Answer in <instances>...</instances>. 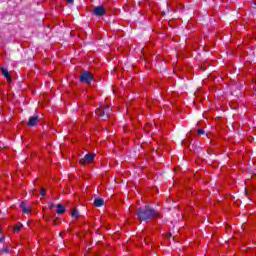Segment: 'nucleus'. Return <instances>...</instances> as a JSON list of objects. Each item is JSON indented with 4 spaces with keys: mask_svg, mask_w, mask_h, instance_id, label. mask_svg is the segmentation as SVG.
I'll return each mask as SVG.
<instances>
[{
    "mask_svg": "<svg viewBox=\"0 0 256 256\" xmlns=\"http://www.w3.org/2000/svg\"><path fill=\"white\" fill-rule=\"evenodd\" d=\"M56 213L58 215H63V213H65V206H63V204L59 203L56 205Z\"/></svg>",
    "mask_w": 256,
    "mask_h": 256,
    "instance_id": "obj_10",
    "label": "nucleus"
},
{
    "mask_svg": "<svg viewBox=\"0 0 256 256\" xmlns=\"http://www.w3.org/2000/svg\"><path fill=\"white\" fill-rule=\"evenodd\" d=\"M172 237H173V234L170 233V234L168 235V239H171Z\"/></svg>",
    "mask_w": 256,
    "mask_h": 256,
    "instance_id": "obj_20",
    "label": "nucleus"
},
{
    "mask_svg": "<svg viewBox=\"0 0 256 256\" xmlns=\"http://www.w3.org/2000/svg\"><path fill=\"white\" fill-rule=\"evenodd\" d=\"M2 75L5 77V79L8 81V83H11L13 79L11 78V73L7 68L1 67Z\"/></svg>",
    "mask_w": 256,
    "mask_h": 256,
    "instance_id": "obj_7",
    "label": "nucleus"
},
{
    "mask_svg": "<svg viewBox=\"0 0 256 256\" xmlns=\"http://www.w3.org/2000/svg\"><path fill=\"white\" fill-rule=\"evenodd\" d=\"M162 13H163V15H165V11H163Z\"/></svg>",
    "mask_w": 256,
    "mask_h": 256,
    "instance_id": "obj_21",
    "label": "nucleus"
},
{
    "mask_svg": "<svg viewBox=\"0 0 256 256\" xmlns=\"http://www.w3.org/2000/svg\"><path fill=\"white\" fill-rule=\"evenodd\" d=\"M72 217H74V219H79V210H77L76 208H74L71 212Z\"/></svg>",
    "mask_w": 256,
    "mask_h": 256,
    "instance_id": "obj_11",
    "label": "nucleus"
},
{
    "mask_svg": "<svg viewBox=\"0 0 256 256\" xmlns=\"http://www.w3.org/2000/svg\"><path fill=\"white\" fill-rule=\"evenodd\" d=\"M245 193L247 194V189H245Z\"/></svg>",
    "mask_w": 256,
    "mask_h": 256,
    "instance_id": "obj_23",
    "label": "nucleus"
},
{
    "mask_svg": "<svg viewBox=\"0 0 256 256\" xmlns=\"http://www.w3.org/2000/svg\"><path fill=\"white\" fill-rule=\"evenodd\" d=\"M95 79L93 73L89 71H83L80 74V83H86L87 85H91V81Z\"/></svg>",
    "mask_w": 256,
    "mask_h": 256,
    "instance_id": "obj_3",
    "label": "nucleus"
},
{
    "mask_svg": "<svg viewBox=\"0 0 256 256\" xmlns=\"http://www.w3.org/2000/svg\"><path fill=\"white\" fill-rule=\"evenodd\" d=\"M202 71H205V68H202Z\"/></svg>",
    "mask_w": 256,
    "mask_h": 256,
    "instance_id": "obj_22",
    "label": "nucleus"
},
{
    "mask_svg": "<svg viewBox=\"0 0 256 256\" xmlns=\"http://www.w3.org/2000/svg\"><path fill=\"white\" fill-rule=\"evenodd\" d=\"M20 208L22 209V213H25V214L31 213V207L27 206L25 202L20 203Z\"/></svg>",
    "mask_w": 256,
    "mask_h": 256,
    "instance_id": "obj_8",
    "label": "nucleus"
},
{
    "mask_svg": "<svg viewBox=\"0 0 256 256\" xmlns=\"http://www.w3.org/2000/svg\"><path fill=\"white\" fill-rule=\"evenodd\" d=\"M3 233V231L0 228V235ZM2 241H5V237H0V243H2Z\"/></svg>",
    "mask_w": 256,
    "mask_h": 256,
    "instance_id": "obj_16",
    "label": "nucleus"
},
{
    "mask_svg": "<svg viewBox=\"0 0 256 256\" xmlns=\"http://www.w3.org/2000/svg\"><path fill=\"white\" fill-rule=\"evenodd\" d=\"M66 1H67V3H69L70 5H73V3H74L75 0H66Z\"/></svg>",
    "mask_w": 256,
    "mask_h": 256,
    "instance_id": "obj_18",
    "label": "nucleus"
},
{
    "mask_svg": "<svg viewBox=\"0 0 256 256\" xmlns=\"http://www.w3.org/2000/svg\"><path fill=\"white\" fill-rule=\"evenodd\" d=\"M136 215L139 221H150V219L159 218V212H157L155 208L149 204H146L143 207H139L136 210Z\"/></svg>",
    "mask_w": 256,
    "mask_h": 256,
    "instance_id": "obj_1",
    "label": "nucleus"
},
{
    "mask_svg": "<svg viewBox=\"0 0 256 256\" xmlns=\"http://www.w3.org/2000/svg\"><path fill=\"white\" fill-rule=\"evenodd\" d=\"M105 205V200L103 198H96L94 200V207H103Z\"/></svg>",
    "mask_w": 256,
    "mask_h": 256,
    "instance_id": "obj_9",
    "label": "nucleus"
},
{
    "mask_svg": "<svg viewBox=\"0 0 256 256\" xmlns=\"http://www.w3.org/2000/svg\"><path fill=\"white\" fill-rule=\"evenodd\" d=\"M95 159V154H86L82 159H80V165H87V163H93Z\"/></svg>",
    "mask_w": 256,
    "mask_h": 256,
    "instance_id": "obj_5",
    "label": "nucleus"
},
{
    "mask_svg": "<svg viewBox=\"0 0 256 256\" xmlns=\"http://www.w3.org/2000/svg\"><path fill=\"white\" fill-rule=\"evenodd\" d=\"M107 13V10L103 6H96L94 7V15L96 17H103Z\"/></svg>",
    "mask_w": 256,
    "mask_h": 256,
    "instance_id": "obj_6",
    "label": "nucleus"
},
{
    "mask_svg": "<svg viewBox=\"0 0 256 256\" xmlns=\"http://www.w3.org/2000/svg\"><path fill=\"white\" fill-rule=\"evenodd\" d=\"M59 235H60V237H62V234H61V233H60Z\"/></svg>",
    "mask_w": 256,
    "mask_h": 256,
    "instance_id": "obj_25",
    "label": "nucleus"
},
{
    "mask_svg": "<svg viewBox=\"0 0 256 256\" xmlns=\"http://www.w3.org/2000/svg\"><path fill=\"white\" fill-rule=\"evenodd\" d=\"M21 229H23V224H21V223H17V224L14 226V231H16V232L21 231Z\"/></svg>",
    "mask_w": 256,
    "mask_h": 256,
    "instance_id": "obj_12",
    "label": "nucleus"
},
{
    "mask_svg": "<svg viewBox=\"0 0 256 256\" xmlns=\"http://www.w3.org/2000/svg\"><path fill=\"white\" fill-rule=\"evenodd\" d=\"M53 207H55V204L50 202V203L48 204V208H49V209H53Z\"/></svg>",
    "mask_w": 256,
    "mask_h": 256,
    "instance_id": "obj_17",
    "label": "nucleus"
},
{
    "mask_svg": "<svg viewBox=\"0 0 256 256\" xmlns=\"http://www.w3.org/2000/svg\"><path fill=\"white\" fill-rule=\"evenodd\" d=\"M111 107L110 106H100L95 110L96 115L102 120L105 121L111 115Z\"/></svg>",
    "mask_w": 256,
    "mask_h": 256,
    "instance_id": "obj_2",
    "label": "nucleus"
},
{
    "mask_svg": "<svg viewBox=\"0 0 256 256\" xmlns=\"http://www.w3.org/2000/svg\"><path fill=\"white\" fill-rule=\"evenodd\" d=\"M198 135H205V130L204 129H198Z\"/></svg>",
    "mask_w": 256,
    "mask_h": 256,
    "instance_id": "obj_15",
    "label": "nucleus"
},
{
    "mask_svg": "<svg viewBox=\"0 0 256 256\" xmlns=\"http://www.w3.org/2000/svg\"><path fill=\"white\" fill-rule=\"evenodd\" d=\"M254 5L256 6V0H255V3H254Z\"/></svg>",
    "mask_w": 256,
    "mask_h": 256,
    "instance_id": "obj_24",
    "label": "nucleus"
},
{
    "mask_svg": "<svg viewBox=\"0 0 256 256\" xmlns=\"http://www.w3.org/2000/svg\"><path fill=\"white\" fill-rule=\"evenodd\" d=\"M39 123V114L34 113L32 116L28 118V127H35Z\"/></svg>",
    "mask_w": 256,
    "mask_h": 256,
    "instance_id": "obj_4",
    "label": "nucleus"
},
{
    "mask_svg": "<svg viewBox=\"0 0 256 256\" xmlns=\"http://www.w3.org/2000/svg\"><path fill=\"white\" fill-rule=\"evenodd\" d=\"M1 253H9V247L4 246L3 249L1 250Z\"/></svg>",
    "mask_w": 256,
    "mask_h": 256,
    "instance_id": "obj_14",
    "label": "nucleus"
},
{
    "mask_svg": "<svg viewBox=\"0 0 256 256\" xmlns=\"http://www.w3.org/2000/svg\"><path fill=\"white\" fill-rule=\"evenodd\" d=\"M53 225H59V222H57V220H53Z\"/></svg>",
    "mask_w": 256,
    "mask_h": 256,
    "instance_id": "obj_19",
    "label": "nucleus"
},
{
    "mask_svg": "<svg viewBox=\"0 0 256 256\" xmlns=\"http://www.w3.org/2000/svg\"><path fill=\"white\" fill-rule=\"evenodd\" d=\"M40 195H41L42 197H45V195H47V190H45L44 188H41V189H40Z\"/></svg>",
    "mask_w": 256,
    "mask_h": 256,
    "instance_id": "obj_13",
    "label": "nucleus"
}]
</instances>
